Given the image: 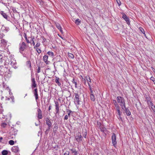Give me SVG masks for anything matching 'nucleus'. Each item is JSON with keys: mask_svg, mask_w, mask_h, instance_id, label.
I'll return each mask as SVG.
<instances>
[{"mask_svg": "<svg viewBox=\"0 0 155 155\" xmlns=\"http://www.w3.org/2000/svg\"><path fill=\"white\" fill-rule=\"evenodd\" d=\"M57 83L58 84L59 86H60L61 85V83L60 82H58Z\"/></svg>", "mask_w": 155, "mask_h": 155, "instance_id": "obj_58", "label": "nucleus"}, {"mask_svg": "<svg viewBox=\"0 0 155 155\" xmlns=\"http://www.w3.org/2000/svg\"><path fill=\"white\" fill-rule=\"evenodd\" d=\"M51 105H50L49 106V108H48L49 110H50L51 109Z\"/></svg>", "mask_w": 155, "mask_h": 155, "instance_id": "obj_55", "label": "nucleus"}, {"mask_svg": "<svg viewBox=\"0 0 155 155\" xmlns=\"http://www.w3.org/2000/svg\"><path fill=\"white\" fill-rule=\"evenodd\" d=\"M68 115H66L65 117H64V120H67L68 119Z\"/></svg>", "mask_w": 155, "mask_h": 155, "instance_id": "obj_42", "label": "nucleus"}, {"mask_svg": "<svg viewBox=\"0 0 155 155\" xmlns=\"http://www.w3.org/2000/svg\"><path fill=\"white\" fill-rule=\"evenodd\" d=\"M2 3L3 4V5H6V3H4L3 2H2Z\"/></svg>", "mask_w": 155, "mask_h": 155, "instance_id": "obj_56", "label": "nucleus"}, {"mask_svg": "<svg viewBox=\"0 0 155 155\" xmlns=\"http://www.w3.org/2000/svg\"><path fill=\"white\" fill-rule=\"evenodd\" d=\"M114 105L116 108V109H117L120 108V107H119L118 104H115Z\"/></svg>", "mask_w": 155, "mask_h": 155, "instance_id": "obj_41", "label": "nucleus"}, {"mask_svg": "<svg viewBox=\"0 0 155 155\" xmlns=\"http://www.w3.org/2000/svg\"><path fill=\"white\" fill-rule=\"evenodd\" d=\"M71 151H72V153H74L75 155H76L78 153L76 151V150L73 149H71Z\"/></svg>", "mask_w": 155, "mask_h": 155, "instance_id": "obj_30", "label": "nucleus"}, {"mask_svg": "<svg viewBox=\"0 0 155 155\" xmlns=\"http://www.w3.org/2000/svg\"><path fill=\"white\" fill-rule=\"evenodd\" d=\"M0 13L4 18L7 20H8V19L9 18V17L3 11H0Z\"/></svg>", "mask_w": 155, "mask_h": 155, "instance_id": "obj_9", "label": "nucleus"}, {"mask_svg": "<svg viewBox=\"0 0 155 155\" xmlns=\"http://www.w3.org/2000/svg\"><path fill=\"white\" fill-rule=\"evenodd\" d=\"M57 57L58 58H59V60H58V61H56L55 62H54V63H53V64L54 65V67H55V63H56L57 62H57H58V61H60V58H61V57L59 56H57Z\"/></svg>", "mask_w": 155, "mask_h": 155, "instance_id": "obj_34", "label": "nucleus"}, {"mask_svg": "<svg viewBox=\"0 0 155 155\" xmlns=\"http://www.w3.org/2000/svg\"><path fill=\"white\" fill-rule=\"evenodd\" d=\"M9 144L11 145H12L14 144V142L13 140H11L9 141Z\"/></svg>", "mask_w": 155, "mask_h": 155, "instance_id": "obj_29", "label": "nucleus"}, {"mask_svg": "<svg viewBox=\"0 0 155 155\" xmlns=\"http://www.w3.org/2000/svg\"><path fill=\"white\" fill-rule=\"evenodd\" d=\"M6 125H7V124L5 123H3L2 124V127H6Z\"/></svg>", "mask_w": 155, "mask_h": 155, "instance_id": "obj_38", "label": "nucleus"}, {"mask_svg": "<svg viewBox=\"0 0 155 155\" xmlns=\"http://www.w3.org/2000/svg\"><path fill=\"white\" fill-rule=\"evenodd\" d=\"M40 70H41V67L40 66L38 67V69H37V72L38 73H39L40 72Z\"/></svg>", "mask_w": 155, "mask_h": 155, "instance_id": "obj_44", "label": "nucleus"}, {"mask_svg": "<svg viewBox=\"0 0 155 155\" xmlns=\"http://www.w3.org/2000/svg\"><path fill=\"white\" fill-rule=\"evenodd\" d=\"M116 110L118 112V115L120 116L121 113L120 112V108L117 109Z\"/></svg>", "mask_w": 155, "mask_h": 155, "instance_id": "obj_35", "label": "nucleus"}, {"mask_svg": "<svg viewBox=\"0 0 155 155\" xmlns=\"http://www.w3.org/2000/svg\"><path fill=\"white\" fill-rule=\"evenodd\" d=\"M38 48V47H36V45H35V46H34V48L35 49H36V48Z\"/></svg>", "mask_w": 155, "mask_h": 155, "instance_id": "obj_57", "label": "nucleus"}, {"mask_svg": "<svg viewBox=\"0 0 155 155\" xmlns=\"http://www.w3.org/2000/svg\"><path fill=\"white\" fill-rule=\"evenodd\" d=\"M26 65L29 68H31V63L30 61H28L27 62Z\"/></svg>", "mask_w": 155, "mask_h": 155, "instance_id": "obj_27", "label": "nucleus"}, {"mask_svg": "<svg viewBox=\"0 0 155 155\" xmlns=\"http://www.w3.org/2000/svg\"><path fill=\"white\" fill-rule=\"evenodd\" d=\"M9 29V28H6L5 29V30L6 31H7Z\"/></svg>", "mask_w": 155, "mask_h": 155, "instance_id": "obj_54", "label": "nucleus"}, {"mask_svg": "<svg viewBox=\"0 0 155 155\" xmlns=\"http://www.w3.org/2000/svg\"><path fill=\"white\" fill-rule=\"evenodd\" d=\"M153 104L152 103L150 102V105H151L152 106V107H151L152 109L154 111L155 109V106H153Z\"/></svg>", "mask_w": 155, "mask_h": 155, "instance_id": "obj_36", "label": "nucleus"}, {"mask_svg": "<svg viewBox=\"0 0 155 155\" xmlns=\"http://www.w3.org/2000/svg\"><path fill=\"white\" fill-rule=\"evenodd\" d=\"M118 4V5L119 6H120L121 4V2H120V0H116Z\"/></svg>", "mask_w": 155, "mask_h": 155, "instance_id": "obj_39", "label": "nucleus"}, {"mask_svg": "<svg viewBox=\"0 0 155 155\" xmlns=\"http://www.w3.org/2000/svg\"><path fill=\"white\" fill-rule=\"evenodd\" d=\"M116 100L117 103L119 104L122 109L125 108V100L124 98L120 96L117 97Z\"/></svg>", "mask_w": 155, "mask_h": 155, "instance_id": "obj_1", "label": "nucleus"}, {"mask_svg": "<svg viewBox=\"0 0 155 155\" xmlns=\"http://www.w3.org/2000/svg\"><path fill=\"white\" fill-rule=\"evenodd\" d=\"M75 95L74 102L77 103L78 104H80V102L81 101L80 100L79 95L78 93H74Z\"/></svg>", "mask_w": 155, "mask_h": 155, "instance_id": "obj_3", "label": "nucleus"}, {"mask_svg": "<svg viewBox=\"0 0 155 155\" xmlns=\"http://www.w3.org/2000/svg\"><path fill=\"white\" fill-rule=\"evenodd\" d=\"M10 64L12 65V67H13L14 68H16V62H13V61H11L10 62Z\"/></svg>", "mask_w": 155, "mask_h": 155, "instance_id": "obj_20", "label": "nucleus"}, {"mask_svg": "<svg viewBox=\"0 0 155 155\" xmlns=\"http://www.w3.org/2000/svg\"><path fill=\"white\" fill-rule=\"evenodd\" d=\"M124 19L126 21L127 24L128 25H130V19L128 17H127L126 18H125Z\"/></svg>", "mask_w": 155, "mask_h": 155, "instance_id": "obj_21", "label": "nucleus"}, {"mask_svg": "<svg viewBox=\"0 0 155 155\" xmlns=\"http://www.w3.org/2000/svg\"><path fill=\"white\" fill-rule=\"evenodd\" d=\"M117 101H116V100H113V102L112 103L114 104V105H115V104H117Z\"/></svg>", "mask_w": 155, "mask_h": 155, "instance_id": "obj_43", "label": "nucleus"}, {"mask_svg": "<svg viewBox=\"0 0 155 155\" xmlns=\"http://www.w3.org/2000/svg\"><path fill=\"white\" fill-rule=\"evenodd\" d=\"M33 93L35 97V100L37 101L38 98V89L37 88H35L34 89Z\"/></svg>", "mask_w": 155, "mask_h": 155, "instance_id": "obj_10", "label": "nucleus"}, {"mask_svg": "<svg viewBox=\"0 0 155 155\" xmlns=\"http://www.w3.org/2000/svg\"><path fill=\"white\" fill-rule=\"evenodd\" d=\"M10 98H8L7 99V100H10Z\"/></svg>", "mask_w": 155, "mask_h": 155, "instance_id": "obj_60", "label": "nucleus"}, {"mask_svg": "<svg viewBox=\"0 0 155 155\" xmlns=\"http://www.w3.org/2000/svg\"><path fill=\"white\" fill-rule=\"evenodd\" d=\"M47 54L49 56H53L54 55V53L53 52L51 51H49L48 52Z\"/></svg>", "mask_w": 155, "mask_h": 155, "instance_id": "obj_28", "label": "nucleus"}, {"mask_svg": "<svg viewBox=\"0 0 155 155\" xmlns=\"http://www.w3.org/2000/svg\"><path fill=\"white\" fill-rule=\"evenodd\" d=\"M26 47V45L25 43L24 42H22L21 43H20L19 44V51L21 53L22 52L25 50Z\"/></svg>", "mask_w": 155, "mask_h": 155, "instance_id": "obj_2", "label": "nucleus"}, {"mask_svg": "<svg viewBox=\"0 0 155 155\" xmlns=\"http://www.w3.org/2000/svg\"><path fill=\"white\" fill-rule=\"evenodd\" d=\"M139 29H140V31L142 32V33H143V32H144V30H143V29L142 28H141V27H140L139 28Z\"/></svg>", "mask_w": 155, "mask_h": 155, "instance_id": "obj_50", "label": "nucleus"}, {"mask_svg": "<svg viewBox=\"0 0 155 155\" xmlns=\"http://www.w3.org/2000/svg\"><path fill=\"white\" fill-rule=\"evenodd\" d=\"M68 55L69 57L71 58H74V56L72 54L68 53Z\"/></svg>", "mask_w": 155, "mask_h": 155, "instance_id": "obj_31", "label": "nucleus"}, {"mask_svg": "<svg viewBox=\"0 0 155 155\" xmlns=\"http://www.w3.org/2000/svg\"><path fill=\"white\" fill-rule=\"evenodd\" d=\"M150 79L152 80V81H153V82H154V80H155V79L153 77H151L150 78Z\"/></svg>", "mask_w": 155, "mask_h": 155, "instance_id": "obj_48", "label": "nucleus"}, {"mask_svg": "<svg viewBox=\"0 0 155 155\" xmlns=\"http://www.w3.org/2000/svg\"><path fill=\"white\" fill-rule=\"evenodd\" d=\"M41 44L39 42H37V44L36 45V47H39L40 45Z\"/></svg>", "mask_w": 155, "mask_h": 155, "instance_id": "obj_47", "label": "nucleus"}, {"mask_svg": "<svg viewBox=\"0 0 155 155\" xmlns=\"http://www.w3.org/2000/svg\"><path fill=\"white\" fill-rule=\"evenodd\" d=\"M90 97L91 101H94L95 100V99L93 93H91Z\"/></svg>", "mask_w": 155, "mask_h": 155, "instance_id": "obj_17", "label": "nucleus"}, {"mask_svg": "<svg viewBox=\"0 0 155 155\" xmlns=\"http://www.w3.org/2000/svg\"><path fill=\"white\" fill-rule=\"evenodd\" d=\"M66 112L68 113V116L69 117H70V115L71 114H73V111L68 109H66Z\"/></svg>", "mask_w": 155, "mask_h": 155, "instance_id": "obj_15", "label": "nucleus"}, {"mask_svg": "<svg viewBox=\"0 0 155 155\" xmlns=\"http://www.w3.org/2000/svg\"><path fill=\"white\" fill-rule=\"evenodd\" d=\"M31 81L32 82V88L35 87L37 86V84L35 83V80L34 78H32Z\"/></svg>", "mask_w": 155, "mask_h": 155, "instance_id": "obj_12", "label": "nucleus"}, {"mask_svg": "<svg viewBox=\"0 0 155 155\" xmlns=\"http://www.w3.org/2000/svg\"><path fill=\"white\" fill-rule=\"evenodd\" d=\"M45 121L46 124L48 125V124H52L50 120L49 119V118L48 117H47L45 118Z\"/></svg>", "mask_w": 155, "mask_h": 155, "instance_id": "obj_16", "label": "nucleus"}, {"mask_svg": "<svg viewBox=\"0 0 155 155\" xmlns=\"http://www.w3.org/2000/svg\"><path fill=\"white\" fill-rule=\"evenodd\" d=\"M10 98L12 99V102H14V97L13 96H11L10 97Z\"/></svg>", "mask_w": 155, "mask_h": 155, "instance_id": "obj_51", "label": "nucleus"}, {"mask_svg": "<svg viewBox=\"0 0 155 155\" xmlns=\"http://www.w3.org/2000/svg\"><path fill=\"white\" fill-rule=\"evenodd\" d=\"M52 124H48V128L47 129V130H48L49 131V130H50V129L51 127V125Z\"/></svg>", "mask_w": 155, "mask_h": 155, "instance_id": "obj_45", "label": "nucleus"}, {"mask_svg": "<svg viewBox=\"0 0 155 155\" xmlns=\"http://www.w3.org/2000/svg\"><path fill=\"white\" fill-rule=\"evenodd\" d=\"M12 152L14 153H17L19 151V148L17 146H13L11 149Z\"/></svg>", "mask_w": 155, "mask_h": 155, "instance_id": "obj_8", "label": "nucleus"}, {"mask_svg": "<svg viewBox=\"0 0 155 155\" xmlns=\"http://www.w3.org/2000/svg\"><path fill=\"white\" fill-rule=\"evenodd\" d=\"M154 84H155V80H154V81L153 82Z\"/></svg>", "mask_w": 155, "mask_h": 155, "instance_id": "obj_63", "label": "nucleus"}, {"mask_svg": "<svg viewBox=\"0 0 155 155\" xmlns=\"http://www.w3.org/2000/svg\"><path fill=\"white\" fill-rule=\"evenodd\" d=\"M49 131L48 130H47V129L46 131H45V134H48V132Z\"/></svg>", "mask_w": 155, "mask_h": 155, "instance_id": "obj_53", "label": "nucleus"}, {"mask_svg": "<svg viewBox=\"0 0 155 155\" xmlns=\"http://www.w3.org/2000/svg\"><path fill=\"white\" fill-rule=\"evenodd\" d=\"M82 137L81 133L79 132L76 135L75 137V139L78 142H81L82 141Z\"/></svg>", "mask_w": 155, "mask_h": 155, "instance_id": "obj_5", "label": "nucleus"}, {"mask_svg": "<svg viewBox=\"0 0 155 155\" xmlns=\"http://www.w3.org/2000/svg\"><path fill=\"white\" fill-rule=\"evenodd\" d=\"M48 56L47 55H45L43 57V61L45 62L48 61Z\"/></svg>", "mask_w": 155, "mask_h": 155, "instance_id": "obj_22", "label": "nucleus"}, {"mask_svg": "<svg viewBox=\"0 0 155 155\" xmlns=\"http://www.w3.org/2000/svg\"><path fill=\"white\" fill-rule=\"evenodd\" d=\"M72 82V83L74 84L75 86V87L76 88H77L78 87L77 86V83L76 82V80L74 78L73 79Z\"/></svg>", "mask_w": 155, "mask_h": 155, "instance_id": "obj_19", "label": "nucleus"}, {"mask_svg": "<svg viewBox=\"0 0 155 155\" xmlns=\"http://www.w3.org/2000/svg\"><path fill=\"white\" fill-rule=\"evenodd\" d=\"M3 139L2 137H1L0 138V141H1V140H2Z\"/></svg>", "mask_w": 155, "mask_h": 155, "instance_id": "obj_59", "label": "nucleus"}, {"mask_svg": "<svg viewBox=\"0 0 155 155\" xmlns=\"http://www.w3.org/2000/svg\"><path fill=\"white\" fill-rule=\"evenodd\" d=\"M36 50L39 54L40 53L41 51V50L38 48H36Z\"/></svg>", "mask_w": 155, "mask_h": 155, "instance_id": "obj_33", "label": "nucleus"}, {"mask_svg": "<svg viewBox=\"0 0 155 155\" xmlns=\"http://www.w3.org/2000/svg\"><path fill=\"white\" fill-rule=\"evenodd\" d=\"M2 153L3 155H7L8 154V151L7 150H4L2 151Z\"/></svg>", "mask_w": 155, "mask_h": 155, "instance_id": "obj_24", "label": "nucleus"}, {"mask_svg": "<svg viewBox=\"0 0 155 155\" xmlns=\"http://www.w3.org/2000/svg\"><path fill=\"white\" fill-rule=\"evenodd\" d=\"M58 79L59 78H56L55 80V82L57 83L58 82H59V81H58Z\"/></svg>", "mask_w": 155, "mask_h": 155, "instance_id": "obj_52", "label": "nucleus"}, {"mask_svg": "<svg viewBox=\"0 0 155 155\" xmlns=\"http://www.w3.org/2000/svg\"><path fill=\"white\" fill-rule=\"evenodd\" d=\"M37 111L38 112V118L39 119H41L43 117L42 114L41 110L40 109L38 108Z\"/></svg>", "mask_w": 155, "mask_h": 155, "instance_id": "obj_6", "label": "nucleus"}, {"mask_svg": "<svg viewBox=\"0 0 155 155\" xmlns=\"http://www.w3.org/2000/svg\"><path fill=\"white\" fill-rule=\"evenodd\" d=\"M11 139H13V137H12V138H11Z\"/></svg>", "mask_w": 155, "mask_h": 155, "instance_id": "obj_64", "label": "nucleus"}, {"mask_svg": "<svg viewBox=\"0 0 155 155\" xmlns=\"http://www.w3.org/2000/svg\"><path fill=\"white\" fill-rule=\"evenodd\" d=\"M126 113V115L127 116H130L131 114V112L127 108L125 107L124 109H122Z\"/></svg>", "mask_w": 155, "mask_h": 155, "instance_id": "obj_11", "label": "nucleus"}, {"mask_svg": "<svg viewBox=\"0 0 155 155\" xmlns=\"http://www.w3.org/2000/svg\"><path fill=\"white\" fill-rule=\"evenodd\" d=\"M57 28L60 30V31L62 33H63V31L62 29V28L60 25L58 23H57L55 24Z\"/></svg>", "mask_w": 155, "mask_h": 155, "instance_id": "obj_13", "label": "nucleus"}, {"mask_svg": "<svg viewBox=\"0 0 155 155\" xmlns=\"http://www.w3.org/2000/svg\"><path fill=\"white\" fill-rule=\"evenodd\" d=\"M24 37L25 38V39L26 41H27V42L28 43H30V42L29 40V39H31V37H28V38L27 37V35L25 33V36Z\"/></svg>", "mask_w": 155, "mask_h": 155, "instance_id": "obj_14", "label": "nucleus"}, {"mask_svg": "<svg viewBox=\"0 0 155 155\" xmlns=\"http://www.w3.org/2000/svg\"><path fill=\"white\" fill-rule=\"evenodd\" d=\"M52 124H48V128L47 129V130H48L49 131V130H50V129L51 127V125Z\"/></svg>", "mask_w": 155, "mask_h": 155, "instance_id": "obj_46", "label": "nucleus"}, {"mask_svg": "<svg viewBox=\"0 0 155 155\" xmlns=\"http://www.w3.org/2000/svg\"><path fill=\"white\" fill-rule=\"evenodd\" d=\"M55 106L56 107L55 109L56 110V112L55 115L56 114H59V103L58 101L55 102Z\"/></svg>", "mask_w": 155, "mask_h": 155, "instance_id": "obj_7", "label": "nucleus"}, {"mask_svg": "<svg viewBox=\"0 0 155 155\" xmlns=\"http://www.w3.org/2000/svg\"><path fill=\"white\" fill-rule=\"evenodd\" d=\"M69 153L68 151H66L64 153V155H69Z\"/></svg>", "mask_w": 155, "mask_h": 155, "instance_id": "obj_49", "label": "nucleus"}, {"mask_svg": "<svg viewBox=\"0 0 155 155\" xmlns=\"http://www.w3.org/2000/svg\"><path fill=\"white\" fill-rule=\"evenodd\" d=\"M83 136L84 138H86V137L87 131L86 130L85 131V132L83 134Z\"/></svg>", "mask_w": 155, "mask_h": 155, "instance_id": "obj_40", "label": "nucleus"}, {"mask_svg": "<svg viewBox=\"0 0 155 155\" xmlns=\"http://www.w3.org/2000/svg\"><path fill=\"white\" fill-rule=\"evenodd\" d=\"M122 15H123L122 18L124 19H125V18H126L127 17V15L125 13H123L122 14Z\"/></svg>", "mask_w": 155, "mask_h": 155, "instance_id": "obj_37", "label": "nucleus"}, {"mask_svg": "<svg viewBox=\"0 0 155 155\" xmlns=\"http://www.w3.org/2000/svg\"><path fill=\"white\" fill-rule=\"evenodd\" d=\"M116 134H115V133H113V135L112 136V143L113 144V145L115 147L117 143L116 141Z\"/></svg>", "mask_w": 155, "mask_h": 155, "instance_id": "obj_4", "label": "nucleus"}, {"mask_svg": "<svg viewBox=\"0 0 155 155\" xmlns=\"http://www.w3.org/2000/svg\"><path fill=\"white\" fill-rule=\"evenodd\" d=\"M85 80H86L87 81L89 82V83L90 82L91 83L90 78L88 76H86Z\"/></svg>", "mask_w": 155, "mask_h": 155, "instance_id": "obj_18", "label": "nucleus"}, {"mask_svg": "<svg viewBox=\"0 0 155 155\" xmlns=\"http://www.w3.org/2000/svg\"><path fill=\"white\" fill-rule=\"evenodd\" d=\"M119 117L120 118H121V117L120 116H119Z\"/></svg>", "mask_w": 155, "mask_h": 155, "instance_id": "obj_62", "label": "nucleus"}, {"mask_svg": "<svg viewBox=\"0 0 155 155\" xmlns=\"http://www.w3.org/2000/svg\"><path fill=\"white\" fill-rule=\"evenodd\" d=\"M34 38V37H33V38H32L31 37V38L30 39V42L31 41H32V44L33 45V46H35V43L33 40Z\"/></svg>", "mask_w": 155, "mask_h": 155, "instance_id": "obj_32", "label": "nucleus"}, {"mask_svg": "<svg viewBox=\"0 0 155 155\" xmlns=\"http://www.w3.org/2000/svg\"><path fill=\"white\" fill-rule=\"evenodd\" d=\"M88 84L89 86V87L90 90V92L91 93H93V91L91 87V85L90 84V83H89V82H88Z\"/></svg>", "mask_w": 155, "mask_h": 155, "instance_id": "obj_26", "label": "nucleus"}, {"mask_svg": "<svg viewBox=\"0 0 155 155\" xmlns=\"http://www.w3.org/2000/svg\"><path fill=\"white\" fill-rule=\"evenodd\" d=\"M35 124V125L36 126H38V124H37L36 123Z\"/></svg>", "mask_w": 155, "mask_h": 155, "instance_id": "obj_61", "label": "nucleus"}, {"mask_svg": "<svg viewBox=\"0 0 155 155\" xmlns=\"http://www.w3.org/2000/svg\"><path fill=\"white\" fill-rule=\"evenodd\" d=\"M81 23V21L78 18L75 20V23L77 25H79Z\"/></svg>", "mask_w": 155, "mask_h": 155, "instance_id": "obj_23", "label": "nucleus"}, {"mask_svg": "<svg viewBox=\"0 0 155 155\" xmlns=\"http://www.w3.org/2000/svg\"><path fill=\"white\" fill-rule=\"evenodd\" d=\"M58 127L57 124H55L54 126V129H55V130H53V132L54 133H56V131H57V130L58 129Z\"/></svg>", "mask_w": 155, "mask_h": 155, "instance_id": "obj_25", "label": "nucleus"}]
</instances>
